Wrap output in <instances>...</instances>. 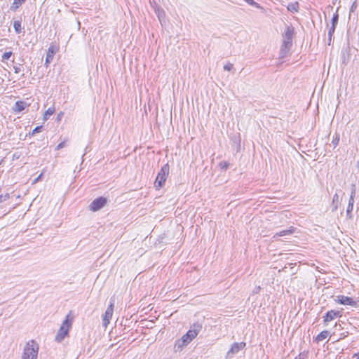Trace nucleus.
<instances>
[{
    "label": "nucleus",
    "mask_w": 359,
    "mask_h": 359,
    "mask_svg": "<svg viewBox=\"0 0 359 359\" xmlns=\"http://www.w3.org/2000/svg\"><path fill=\"white\" fill-rule=\"evenodd\" d=\"M294 28L292 26H287L283 34V43L280 50V57L284 58L288 54L292 46V37Z\"/></svg>",
    "instance_id": "1"
},
{
    "label": "nucleus",
    "mask_w": 359,
    "mask_h": 359,
    "mask_svg": "<svg viewBox=\"0 0 359 359\" xmlns=\"http://www.w3.org/2000/svg\"><path fill=\"white\" fill-rule=\"evenodd\" d=\"M202 329V325L199 323H194L191 326L189 330L181 338L178 342L179 347L187 345L190 343L200 332Z\"/></svg>",
    "instance_id": "2"
},
{
    "label": "nucleus",
    "mask_w": 359,
    "mask_h": 359,
    "mask_svg": "<svg viewBox=\"0 0 359 359\" xmlns=\"http://www.w3.org/2000/svg\"><path fill=\"white\" fill-rule=\"evenodd\" d=\"M73 321V317L72 316V312L70 311L67 316L65 319L63 320L56 336L55 341L61 342L65 337L68 334L69 330L72 327Z\"/></svg>",
    "instance_id": "3"
},
{
    "label": "nucleus",
    "mask_w": 359,
    "mask_h": 359,
    "mask_svg": "<svg viewBox=\"0 0 359 359\" xmlns=\"http://www.w3.org/2000/svg\"><path fill=\"white\" fill-rule=\"evenodd\" d=\"M39 352V345L34 340L29 341L26 343L22 359H37Z\"/></svg>",
    "instance_id": "4"
},
{
    "label": "nucleus",
    "mask_w": 359,
    "mask_h": 359,
    "mask_svg": "<svg viewBox=\"0 0 359 359\" xmlns=\"http://www.w3.org/2000/svg\"><path fill=\"white\" fill-rule=\"evenodd\" d=\"M169 171L170 166L168 163L165 164L161 167L160 171L157 174L154 182V186L157 189L161 188L164 185L166 179L169 175Z\"/></svg>",
    "instance_id": "5"
},
{
    "label": "nucleus",
    "mask_w": 359,
    "mask_h": 359,
    "mask_svg": "<svg viewBox=\"0 0 359 359\" xmlns=\"http://www.w3.org/2000/svg\"><path fill=\"white\" fill-rule=\"evenodd\" d=\"M110 203L108 198L100 196L94 199L88 206V209L92 212H97L103 208L107 204Z\"/></svg>",
    "instance_id": "6"
},
{
    "label": "nucleus",
    "mask_w": 359,
    "mask_h": 359,
    "mask_svg": "<svg viewBox=\"0 0 359 359\" xmlns=\"http://www.w3.org/2000/svg\"><path fill=\"white\" fill-rule=\"evenodd\" d=\"M246 346L245 342H235L231 346L226 353V358H231L233 356L238 353L240 351L243 350Z\"/></svg>",
    "instance_id": "7"
},
{
    "label": "nucleus",
    "mask_w": 359,
    "mask_h": 359,
    "mask_svg": "<svg viewBox=\"0 0 359 359\" xmlns=\"http://www.w3.org/2000/svg\"><path fill=\"white\" fill-rule=\"evenodd\" d=\"M112 318V297L109 300L108 307L102 316V327L106 328Z\"/></svg>",
    "instance_id": "8"
},
{
    "label": "nucleus",
    "mask_w": 359,
    "mask_h": 359,
    "mask_svg": "<svg viewBox=\"0 0 359 359\" xmlns=\"http://www.w3.org/2000/svg\"><path fill=\"white\" fill-rule=\"evenodd\" d=\"M340 312L335 310H330L327 311L325 315L323 316V323L325 325L328 324L329 322L334 320L337 317H340Z\"/></svg>",
    "instance_id": "9"
},
{
    "label": "nucleus",
    "mask_w": 359,
    "mask_h": 359,
    "mask_svg": "<svg viewBox=\"0 0 359 359\" xmlns=\"http://www.w3.org/2000/svg\"><path fill=\"white\" fill-rule=\"evenodd\" d=\"M336 301L342 305H350L355 306L357 305V302L353 300L352 298L344 295L337 296Z\"/></svg>",
    "instance_id": "10"
},
{
    "label": "nucleus",
    "mask_w": 359,
    "mask_h": 359,
    "mask_svg": "<svg viewBox=\"0 0 359 359\" xmlns=\"http://www.w3.org/2000/svg\"><path fill=\"white\" fill-rule=\"evenodd\" d=\"M58 51V47L52 43L48 48L46 57V65H48L53 59L54 55Z\"/></svg>",
    "instance_id": "11"
},
{
    "label": "nucleus",
    "mask_w": 359,
    "mask_h": 359,
    "mask_svg": "<svg viewBox=\"0 0 359 359\" xmlns=\"http://www.w3.org/2000/svg\"><path fill=\"white\" fill-rule=\"evenodd\" d=\"M294 228L291 226L288 229L283 230V231H280L276 233L273 236V238H276L278 236H285L291 235V234H292L294 233Z\"/></svg>",
    "instance_id": "12"
},
{
    "label": "nucleus",
    "mask_w": 359,
    "mask_h": 359,
    "mask_svg": "<svg viewBox=\"0 0 359 359\" xmlns=\"http://www.w3.org/2000/svg\"><path fill=\"white\" fill-rule=\"evenodd\" d=\"M335 25L336 24H332V26L328 28V32H327V44L329 46L331 45V42H332V35L335 31Z\"/></svg>",
    "instance_id": "13"
},
{
    "label": "nucleus",
    "mask_w": 359,
    "mask_h": 359,
    "mask_svg": "<svg viewBox=\"0 0 359 359\" xmlns=\"http://www.w3.org/2000/svg\"><path fill=\"white\" fill-rule=\"evenodd\" d=\"M25 1H26V0H14L13 3L12 4V5L11 6V10H12L13 11H17V9L20 6H22Z\"/></svg>",
    "instance_id": "14"
},
{
    "label": "nucleus",
    "mask_w": 359,
    "mask_h": 359,
    "mask_svg": "<svg viewBox=\"0 0 359 359\" xmlns=\"http://www.w3.org/2000/svg\"><path fill=\"white\" fill-rule=\"evenodd\" d=\"M338 203H339V196L337 194H335L333 196L332 198V212H334L338 208Z\"/></svg>",
    "instance_id": "15"
},
{
    "label": "nucleus",
    "mask_w": 359,
    "mask_h": 359,
    "mask_svg": "<svg viewBox=\"0 0 359 359\" xmlns=\"http://www.w3.org/2000/svg\"><path fill=\"white\" fill-rule=\"evenodd\" d=\"M330 334V332L329 331L327 330H324V331H322L320 334H318L316 338V340L317 341H321L324 339H325Z\"/></svg>",
    "instance_id": "16"
},
{
    "label": "nucleus",
    "mask_w": 359,
    "mask_h": 359,
    "mask_svg": "<svg viewBox=\"0 0 359 359\" xmlns=\"http://www.w3.org/2000/svg\"><path fill=\"white\" fill-rule=\"evenodd\" d=\"M25 109V102L22 101H17L15 104L14 110L17 112H20Z\"/></svg>",
    "instance_id": "17"
},
{
    "label": "nucleus",
    "mask_w": 359,
    "mask_h": 359,
    "mask_svg": "<svg viewBox=\"0 0 359 359\" xmlns=\"http://www.w3.org/2000/svg\"><path fill=\"white\" fill-rule=\"evenodd\" d=\"M287 9L292 13L297 12L299 10L298 2L295 1V2H292V3H290V4H288Z\"/></svg>",
    "instance_id": "18"
},
{
    "label": "nucleus",
    "mask_w": 359,
    "mask_h": 359,
    "mask_svg": "<svg viewBox=\"0 0 359 359\" xmlns=\"http://www.w3.org/2000/svg\"><path fill=\"white\" fill-rule=\"evenodd\" d=\"M55 108L54 107H49L44 113L43 114V119L47 120L48 119V117L54 114L55 112Z\"/></svg>",
    "instance_id": "19"
},
{
    "label": "nucleus",
    "mask_w": 359,
    "mask_h": 359,
    "mask_svg": "<svg viewBox=\"0 0 359 359\" xmlns=\"http://www.w3.org/2000/svg\"><path fill=\"white\" fill-rule=\"evenodd\" d=\"M13 27L17 34L21 33L24 29V27H22V24H13Z\"/></svg>",
    "instance_id": "20"
},
{
    "label": "nucleus",
    "mask_w": 359,
    "mask_h": 359,
    "mask_svg": "<svg viewBox=\"0 0 359 359\" xmlns=\"http://www.w3.org/2000/svg\"><path fill=\"white\" fill-rule=\"evenodd\" d=\"M356 194V187L355 184H352L351 187V195L350 198H355Z\"/></svg>",
    "instance_id": "21"
},
{
    "label": "nucleus",
    "mask_w": 359,
    "mask_h": 359,
    "mask_svg": "<svg viewBox=\"0 0 359 359\" xmlns=\"http://www.w3.org/2000/svg\"><path fill=\"white\" fill-rule=\"evenodd\" d=\"M353 205L348 204V207L346 209V215L348 218L352 217L351 212L353 211Z\"/></svg>",
    "instance_id": "22"
},
{
    "label": "nucleus",
    "mask_w": 359,
    "mask_h": 359,
    "mask_svg": "<svg viewBox=\"0 0 359 359\" xmlns=\"http://www.w3.org/2000/svg\"><path fill=\"white\" fill-rule=\"evenodd\" d=\"M12 54L13 53L11 51L4 53V55H2V61L8 60L11 57V56L12 55Z\"/></svg>",
    "instance_id": "23"
},
{
    "label": "nucleus",
    "mask_w": 359,
    "mask_h": 359,
    "mask_svg": "<svg viewBox=\"0 0 359 359\" xmlns=\"http://www.w3.org/2000/svg\"><path fill=\"white\" fill-rule=\"evenodd\" d=\"M9 194L6 193L5 194H1L0 195V203L6 201L8 198H9Z\"/></svg>",
    "instance_id": "24"
},
{
    "label": "nucleus",
    "mask_w": 359,
    "mask_h": 359,
    "mask_svg": "<svg viewBox=\"0 0 359 359\" xmlns=\"http://www.w3.org/2000/svg\"><path fill=\"white\" fill-rule=\"evenodd\" d=\"M245 1L252 6H254L257 8H260L259 5L257 2H255L254 0H245Z\"/></svg>",
    "instance_id": "25"
},
{
    "label": "nucleus",
    "mask_w": 359,
    "mask_h": 359,
    "mask_svg": "<svg viewBox=\"0 0 359 359\" xmlns=\"http://www.w3.org/2000/svg\"><path fill=\"white\" fill-rule=\"evenodd\" d=\"M219 165H220L221 168H222V169H224V170L227 169V168H228V167H229V163H228L227 162H226V161H222V162H221V163H219Z\"/></svg>",
    "instance_id": "26"
},
{
    "label": "nucleus",
    "mask_w": 359,
    "mask_h": 359,
    "mask_svg": "<svg viewBox=\"0 0 359 359\" xmlns=\"http://www.w3.org/2000/svg\"><path fill=\"white\" fill-rule=\"evenodd\" d=\"M233 68V65L231 63H228L224 66V69L226 71H230Z\"/></svg>",
    "instance_id": "27"
},
{
    "label": "nucleus",
    "mask_w": 359,
    "mask_h": 359,
    "mask_svg": "<svg viewBox=\"0 0 359 359\" xmlns=\"http://www.w3.org/2000/svg\"><path fill=\"white\" fill-rule=\"evenodd\" d=\"M42 128V126H36L32 131V135L39 133Z\"/></svg>",
    "instance_id": "28"
},
{
    "label": "nucleus",
    "mask_w": 359,
    "mask_h": 359,
    "mask_svg": "<svg viewBox=\"0 0 359 359\" xmlns=\"http://www.w3.org/2000/svg\"><path fill=\"white\" fill-rule=\"evenodd\" d=\"M339 136H337L333 140H332V144H334V147H336L338 144H339Z\"/></svg>",
    "instance_id": "29"
},
{
    "label": "nucleus",
    "mask_w": 359,
    "mask_h": 359,
    "mask_svg": "<svg viewBox=\"0 0 359 359\" xmlns=\"http://www.w3.org/2000/svg\"><path fill=\"white\" fill-rule=\"evenodd\" d=\"M65 146V142H60L55 148L56 150L61 149Z\"/></svg>",
    "instance_id": "30"
},
{
    "label": "nucleus",
    "mask_w": 359,
    "mask_h": 359,
    "mask_svg": "<svg viewBox=\"0 0 359 359\" xmlns=\"http://www.w3.org/2000/svg\"><path fill=\"white\" fill-rule=\"evenodd\" d=\"M354 199H355V198H349V200H348V204H349V205H354V201H355V200H354Z\"/></svg>",
    "instance_id": "31"
},
{
    "label": "nucleus",
    "mask_w": 359,
    "mask_h": 359,
    "mask_svg": "<svg viewBox=\"0 0 359 359\" xmlns=\"http://www.w3.org/2000/svg\"><path fill=\"white\" fill-rule=\"evenodd\" d=\"M14 72L16 74L19 73L20 72V68L18 67H14Z\"/></svg>",
    "instance_id": "32"
},
{
    "label": "nucleus",
    "mask_w": 359,
    "mask_h": 359,
    "mask_svg": "<svg viewBox=\"0 0 359 359\" xmlns=\"http://www.w3.org/2000/svg\"><path fill=\"white\" fill-rule=\"evenodd\" d=\"M41 176H42V173H41V174H40V175L38 176V177H36V178L34 180V182L35 183V182H38V181L39 180V179L41 177Z\"/></svg>",
    "instance_id": "33"
},
{
    "label": "nucleus",
    "mask_w": 359,
    "mask_h": 359,
    "mask_svg": "<svg viewBox=\"0 0 359 359\" xmlns=\"http://www.w3.org/2000/svg\"><path fill=\"white\" fill-rule=\"evenodd\" d=\"M353 357L356 358V359H359V352L357 353H355Z\"/></svg>",
    "instance_id": "34"
},
{
    "label": "nucleus",
    "mask_w": 359,
    "mask_h": 359,
    "mask_svg": "<svg viewBox=\"0 0 359 359\" xmlns=\"http://www.w3.org/2000/svg\"><path fill=\"white\" fill-rule=\"evenodd\" d=\"M63 116V112H60V114H58L57 115V118L60 119V117H62Z\"/></svg>",
    "instance_id": "35"
},
{
    "label": "nucleus",
    "mask_w": 359,
    "mask_h": 359,
    "mask_svg": "<svg viewBox=\"0 0 359 359\" xmlns=\"http://www.w3.org/2000/svg\"><path fill=\"white\" fill-rule=\"evenodd\" d=\"M80 26H81V24L80 23H78L77 24V29H80Z\"/></svg>",
    "instance_id": "36"
},
{
    "label": "nucleus",
    "mask_w": 359,
    "mask_h": 359,
    "mask_svg": "<svg viewBox=\"0 0 359 359\" xmlns=\"http://www.w3.org/2000/svg\"><path fill=\"white\" fill-rule=\"evenodd\" d=\"M295 359H300V358H295Z\"/></svg>",
    "instance_id": "37"
}]
</instances>
